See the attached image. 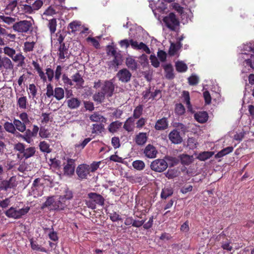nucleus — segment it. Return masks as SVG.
<instances>
[{
	"mask_svg": "<svg viewBox=\"0 0 254 254\" xmlns=\"http://www.w3.org/2000/svg\"><path fill=\"white\" fill-rule=\"evenodd\" d=\"M19 117L21 120V121L24 123L26 125L29 124L30 121L28 118L27 114L25 112L20 113L19 115Z\"/></svg>",
	"mask_w": 254,
	"mask_h": 254,
	"instance_id": "60",
	"label": "nucleus"
},
{
	"mask_svg": "<svg viewBox=\"0 0 254 254\" xmlns=\"http://www.w3.org/2000/svg\"><path fill=\"white\" fill-rule=\"evenodd\" d=\"M106 95L102 91L98 92L93 95V99L95 101L102 103L105 99Z\"/></svg>",
	"mask_w": 254,
	"mask_h": 254,
	"instance_id": "48",
	"label": "nucleus"
},
{
	"mask_svg": "<svg viewBox=\"0 0 254 254\" xmlns=\"http://www.w3.org/2000/svg\"><path fill=\"white\" fill-rule=\"evenodd\" d=\"M64 90L62 87H56L54 89V94L53 96L57 100H61L64 98Z\"/></svg>",
	"mask_w": 254,
	"mask_h": 254,
	"instance_id": "35",
	"label": "nucleus"
},
{
	"mask_svg": "<svg viewBox=\"0 0 254 254\" xmlns=\"http://www.w3.org/2000/svg\"><path fill=\"white\" fill-rule=\"evenodd\" d=\"M90 120L94 122L104 123L107 121L106 118L102 116L99 112H96L92 114L90 117Z\"/></svg>",
	"mask_w": 254,
	"mask_h": 254,
	"instance_id": "22",
	"label": "nucleus"
},
{
	"mask_svg": "<svg viewBox=\"0 0 254 254\" xmlns=\"http://www.w3.org/2000/svg\"><path fill=\"white\" fill-rule=\"evenodd\" d=\"M88 200H85L87 206L92 209L96 208V205L103 206L104 205L105 198L103 196L96 192H89L87 194Z\"/></svg>",
	"mask_w": 254,
	"mask_h": 254,
	"instance_id": "3",
	"label": "nucleus"
},
{
	"mask_svg": "<svg viewBox=\"0 0 254 254\" xmlns=\"http://www.w3.org/2000/svg\"><path fill=\"white\" fill-rule=\"evenodd\" d=\"M30 245L32 250L39 251L42 252H47V250L45 248L43 247H41L40 245H39L36 242L34 241L33 239H30Z\"/></svg>",
	"mask_w": 254,
	"mask_h": 254,
	"instance_id": "42",
	"label": "nucleus"
},
{
	"mask_svg": "<svg viewBox=\"0 0 254 254\" xmlns=\"http://www.w3.org/2000/svg\"><path fill=\"white\" fill-rule=\"evenodd\" d=\"M132 166L134 169L140 171L144 168L145 164L141 160H135L132 162Z\"/></svg>",
	"mask_w": 254,
	"mask_h": 254,
	"instance_id": "50",
	"label": "nucleus"
},
{
	"mask_svg": "<svg viewBox=\"0 0 254 254\" xmlns=\"http://www.w3.org/2000/svg\"><path fill=\"white\" fill-rule=\"evenodd\" d=\"M178 176V171L175 169H168L165 173V176L169 179H173Z\"/></svg>",
	"mask_w": 254,
	"mask_h": 254,
	"instance_id": "49",
	"label": "nucleus"
},
{
	"mask_svg": "<svg viewBox=\"0 0 254 254\" xmlns=\"http://www.w3.org/2000/svg\"><path fill=\"white\" fill-rule=\"evenodd\" d=\"M176 69L179 72H184L187 70L188 66L186 64L183 62H177L175 64Z\"/></svg>",
	"mask_w": 254,
	"mask_h": 254,
	"instance_id": "40",
	"label": "nucleus"
},
{
	"mask_svg": "<svg viewBox=\"0 0 254 254\" xmlns=\"http://www.w3.org/2000/svg\"><path fill=\"white\" fill-rule=\"evenodd\" d=\"M169 140L172 143L178 144L182 143L183 138L180 135V132L177 129H174L168 135Z\"/></svg>",
	"mask_w": 254,
	"mask_h": 254,
	"instance_id": "13",
	"label": "nucleus"
},
{
	"mask_svg": "<svg viewBox=\"0 0 254 254\" xmlns=\"http://www.w3.org/2000/svg\"><path fill=\"white\" fill-rule=\"evenodd\" d=\"M62 67L61 65H58L55 72V79L56 81H59L62 73Z\"/></svg>",
	"mask_w": 254,
	"mask_h": 254,
	"instance_id": "61",
	"label": "nucleus"
},
{
	"mask_svg": "<svg viewBox=\"0 0 254 254\" xmlns=\"http://www.w3.org/2000/svg\"><path fill=\"white\" fill-rule=\"evenodd\" d=\"M54 94V90L53 89V85L51 83L47 84L46 93L47 97L48 98H51V97L53 96Z\"/></svg>",
	"mask_w": 254,
	"mask_h": 254,
	"instance_id": "57",
	"label": "nucleus"
},
{
	"mask_svg": "<svg viewBox=\"0 0 254 254\" xmlns=\"http://www.w3.org/2000/svg\"><path fill=\"white\" fill-rule=\"evenodd\" d=\"M109 216L110 219L113 222H117L118 221H120L122 219L121 216L116 212L115 211L113 212V213H110Z\"/></svg>",
	"mask_w": 254,
	"mask_h": 254,
	"instance_id": "58",
	"label": "nucleus"
},
{
	"mask_svg": "<svg viewBox=\"0 0 254 254\" xmlns=\"http://www.w3.org/2000/svg\"><path fill=\"white\" fill-rule=\"evenodd\" d=\"M36 149L35 147H29L25 148L24 151L22 154V156L25 159H28L32 156H33L35 153Z\"/></svg>",
	"mask_w": 254,
	"mask_h": 254,
	"instance_id": "32",
	"label": "nucleus"
},
{
	"mask_svg": "<svg viewBox=\"0 0 254 254\" xmlns=\"http://www.w3.org/2000/svg\"><path fill=\"white\" fill-rule=\"evenodd\" d=\"M221 248L225 250L231 251L232 247L230 246L231 241L230 240L226 238L225 241H223L221 243Z\"/></svg>",
	"mask_w": 254,
	"mask_h": 254,
	"instance_id": "51",
	"label": "nucleus"
},
{
	"mask_svg": "<svg viewBox=\"0 0 254 254\" xmlns=\"http://www.w3.org/2000/svg\"><path fill=\"white\" fill-rule=\"evenodd\" d=\"M16 186L15 183L12 182V177L9 180L3 181L1 184L0 189L2 190H7L8 189L13 188Z\"/></svg>",
	"mask_w": 254,
	"mask_h": 254,
	"instance_id": "24",
	"label": "nucleus"
},
{
	"mask_svg": "<svg viewBox=\"0 0 254 254\" xmlns=\"http://www.w3.org/2000/svg\"><path fill=\"white\" fill-rule=\"evenodd\" d=\"M39 147L40 151L42 152L49 153L51 152L50 145L46 141H40Z\"/></svg>",
	"mask_w": 254,
	"mask_h": 254,
	"instance_id": "36",
	"label": "nucleus"
},
{
	"mask_svg": "<svg viewBox=\"0 0 254 254\" xmlns=\"http://www.w3.org/2000/svg\"><path fill=\"white\" fill-rule=\"evenodd\" d=\"M11 59L14 62H18V66H22L25 64L24 60L25 58L23 55H22L21 53H18L15 56L14 55V56Z\"/></svg>",
	"mask_w": 254,
	"mask_h": 254,
	"instance_id": "33",
	"label": "nucleus"
},
{
	"mask_svg": "<svg viewBox=\"0 0 254 254\" xmlns=\"http://www.w3.org/2000/svg\"><path fill=\"white\" fill-rule=\"evenodd\" d=\"M183 96L184 98V101L188 106V108L189 109H191V105L190 102V97L189 92L187 91H184L183 92Z\"/></svg>",
	"mask_w": 254,
	"mask_h": 254,
	"instance_id": "53",
	"label": "nucleus"
},
{
	"mask_svg": "<svg viewBox=\"0 0 254 254\" xmlns=\"http://www.w3.org/2000/svg\"><path fill=\"white\" fill-rule=\"evenodd\" d=\"M25 2L26 3H23L22 1L17 3L16 0H13L8 5V8L13 10L17 6L20 14H32L39 10L43 4L41 0H25Z\"/></svg>",
	"mask_w": 254,
	"mask_h": 254,
	"instance_id": "1",
	"label": "nucleus"
},
{
	"mask_svg": "<svg viewBox=\"0 0 254 254\" xmlns=\"http://www.w3.org/2000/svg\"><path fill=\"white\" fill-rule=\"evenodd\" d=\"M131 74L126 68L120 70L117 73V77L122 82L127 83L130 81Z\"/></svg>",
	"mask_w": 254,
	"mask_h": 254,
	"instance_id": "12",
	"label": "nucleus"
},
{
	"mask_svg": "<svg viewBox=\"0 0 254 254\" xmlns=\"http://www.w3.org/2000/svg\"><path fill=\"white\" fill-rule=\"evenodd\" d=\"M101 89L106 96L111 97L114 94L115 85L111 80H106Z\"/></svg>",
	"mask_w": 254,
	"mask_h": 254,
	"instance_id": "10",
	"label": "nucleus"
},
{
	"mask_svg": "<svg viewBox=\"0 0 254 254\" xmlns=\"http://www.w3.org/2000/svg\"><path fill=\"white\" fill-rule=\"evenodd\" d=\"M213 154V152L204 151L200 153L197 156V158L200 161H205L211 157Z\"/></svg>",
	"mask_w": 254,
	"mask_h": 254,
	"instance_id": "37",
	"label": "nucleus"
},
{
	"mask_svg": "<svg viewBox=\"0 0 254 254\" xmlns=\"http://www.w3.org/2000/svg\"><path fill=\"white\" fill-rule=\"evenodd\" d=\"M57 19L56 18H53L49 20L48 27L49 28L51 34H53L55 33L57 29Z\"/></svg>",
	"mask_w": 254,
	"mask_h": 254,
	"instance_id": "38",
	"label": "nucleus"
},
{
	"mask_svg": "<svg viewBox=\"0 0 254 254\" xmlns=\"http://www.w3.org/2000/svg\"><path fill=\"white\" fill-rule=\"evenodd\" d=\"M67 106L71 109L78 108L80 104L81 101L77 98H71L67 101Z\"/></svg>",
	"mask_w": 254,
	"mask_h": 254,
	"instance_id": "25",
	"label": "nucleus"
},
{
	"mask_svg": "<svg viewBox=\"0 0 254 254\" xmlns=\"http://www.w3.org/2000/svg\"><path fill=\"white\" fill-rule=\"evenodd\" d=\"M39 134L43 138H47L51 136V133L45 127H41L40 128Z\"/></svg>",
	"mask_w": 254,
	"mask_h": 254,
	"instance_id": "47",
	"label": "nucleus"
},
{
	"mask_svg": "<svg viewBox=\"0 0 254 254\" xmlns=\"http://www.w3.org/2000/svg\"><path fill=\"white\" fill-rule=\"evenodd\" d=\"M182 45L181 42L171 43L168 52L169 55L171 56L175 55L177 52L182 47Z\"/></svg>",
	"mask_w": 254,
	"mask_h": 254,
	"instance_id": "23",
	"label": "nucleus"
},
{
	"mask_svg": "<svg viewBox=\"0 0 254 254\" xmlns=\"http://www.w3.org/2000/svg\"><path fill=\"white\" fill-rule=\"evenodd\" d=\"M32 24L31 21L26 20H21L15 22L12 26L14 31L20 33H27L32 27Z\"/></svg>",
	"mask_w": 254,
	"mask_h": 254,
	"instance_id": "6",
	"label": "nucleus"
},
{
	"mask_svg": "<svg viewBox=\"0 0 254 254\" xmlns=\"http://www.w3.org/2000/svg\"><path fill=\"white\" fill-rule=\"evenodd\" d=\"M143 105H139L134 110L133 113V119H139L142 115L143 112Z\"/></svg>",
	"mask_w": 254,
	"mask_h": 254,
	"instance_id": "44",
	"label": "nucleus"
},
{
	"mask_svg": "<svg viewBox=\"0 0 254 254\" xmlns=\"http://www.w3.org/2000/svg\"><path fill=\"white\" fill-rule=\"evenodd\" d=\"M163 20L166 26L172 31H176L177 27L180 25V21L173 12L164 17Z\"/></svg>",
	"mask_w": 254,
	"mask_h": 254,
	"instance_id": "5",
	"label": "nucleus"
},
{
	"mask_svg": "<svg viewBox=\"0 0 254 254\" xmlns=\"http://www.w3.org/2000/svg\"><path fill=\"white\" fill-rule=\"evenodd\" d=\"M27 100L26 96H22L17 100V105L20 109H25L27 107Z\"/></svg>",
	"mask_w": 254,
	"mask_h": 254,
	"instance_id": "46",
	"label": "nucleus"
},
{
	"mask_svg": "<svg viewBox=\"0 0 254 254\" xmlns=\"http://www.w3.org/2000/svg\"><path fill=\"white\" fill-rule=\"evenodd\" d=\"M199 82L198 77L195 75L192 74L188 78V82L190 85H196Z\"/></svg>",
	"mask_w": 254,
	"mask_h": 254,
	"instance_id": "56",
	"label": "nucleus"
},
{
	"mask_svg": "<svg viewBox=\"0 0 254 254\" xmlns=\"http://www.w3.org/2000/svg\"><path fill=\"white\" fill-rule=\"evenodd\" d=\"M134 120L132 117L128 118L124 125V128L128 132H131L133 130Z\"/></svg>",
	"mask_w": 254,
	"mask_h": 254,
	"instance_id": "29",
	"label": "nucleus"
},
{
	"mask_svg": "<svg viewBox=\"0 0 254 254\" xmlns=\"http://www.w3.org/2000/svg\"><path fill=\"white\" fill-rule=\"evenodd\" d=\"M30 207L26 206L20 209H17L16 207L11 206L5 211L4 214L8 218H11L14 219L21 218L23 216L25 215L29 211Z\"/></svg>",
	"mask_w": 254,
	"mask_h": 254,
	"instance_id": "4",
	"label": "nucleus"
},
{
	"mask_svg": "<svg viewBox=\"0 0 254 254\" xmlns=\"http://www.w3.org/2000/svg\"><path fill=\"white\" fill-rule=\"evenodd\" d=\"M73 197V194L71 190H66L64 191V194L59 196L60 198L63 202H65L68 200L71 199Z\"/></svg>",
	"mask_w": 254,
	"mask_h": 254,
	"instance_id": "45",
	"label": "nucleus"
},
{
	"mask_svg": "<svg viewBox=\"0 0 254 254\" xmlns=\"http://www.w3.org/2000/svg\"><path fill=\"white\" fill-rule=\"evenodd\" d=\"M147 140V133L145 132H140L135 136V140L137 145H142L144 144Z\"/></svg>",
	"mask_w": 254,
	"mask_h": 254,
	"instance_id": "21",
	"label": "nucleus"
},
{
	"mask_svg": "<svg viewBox=\"0 0 254 254\" xmlns=\"http://www.w3.org/2000/svg\"><path fill=\"white\" fill-rule=\"evenodd\" d=\"M144 153L147 158H154L156 156L157 151L153 145L148 144L144 149Z\"/></svg>",
	"mask_w": 254,
	"mask_h": 254,
	"instance_id": "16",
	"label": "nucleus"
},
{
	"mask_svg": "<svg viewBox=\"0 0 254 254\" xmlns=\"http://www.w3.org/2000/svg\"><path fill=\"white\" fill-rule=\"evenodd\" d=\"M70 53H68V47L65 46V44H61L58 49V56L59 60L62 62L65 61V59H69Z\"/></svg>",
	"mask_w": 254,
	"mask_h": 254,
	"instance_id": "11",
	"label": "nucleus"
},
{
	"mask_svg": "<svg viewBox=\"0 0 254 254\" xmlns=\"http://www.w3.org/2000/svg\"><path fill=\"white\" fill-rule=\"evenodd\" d=\"M2 68L6 70H12L13 64L10 59L0 56V69Z\"/></svg>",
	"mask_w": 254,
	"mask_h": 254,
	"instance_id": "15",
	"label": "nucleus"
},
{
	"mask_svg": "<svg viewBox=\"0 0 254 254\" xmlns=\"http://www.w3.org/2000/svg\"><path fill=\"white\" fill-rule=\"evenodd\" d=\"M104 126L102 124H94L92 130V133H100L103 131Z\"/></svg>",
	"mask_w": 254,
	"mask_h": 254,
	"instance_id": "54",
	"label": "nucleus"
},
{
	"mask_svg": "<svg viewBox=\"0 0 254 254\" xmlns=\"http://www.w3.org/2000/svg\"><path fill=\"white\" fill-rule=\"evenodd\" d=\"M3 127L7 132L13 134H15L16 133L19 134L16 130H15V127L13 122L11 123L9 122H5L3 124Z\"/></svg>",
	"mask_w": 254,
	"mask_h": 254,
	"instance_id": "27",
	"label": "nucleus"
},
{
	"mask_svg": "<svg viewBox=\"0 0 254 254\" xmlns=\"http://www.w3.org/2000/svg\"><path fill=\"white\" fill-rule=\"evenodd\" d=\"M164 69L165 73V77L168 79H173L175 77L174 69L171 64H169L164 65Z\"/></svg>",
	"mask_w": 254,
	"mask_h": 254,
	"instance_id": "20",
	"label": "nucleus"
},
{
	"mask_svg": "<svg viewBox=\"0 0 254 254\" xmlns=\"http://www.w3.org/2000/svg\"><path fill=\"white\" fill-rule=\"evenodd\" d=\"M122 123L119 121L112 122L110 124L108 127L109 131L110 132L114 133L122 126Z\"/></svg>",
	"mask_w": 254,
	"mask_h": 254,
	"instance_id": "34",
	"label": "nucleus"
},
{
	"mask_svg": "<svg viewBox=\"0 0 254 254\" xmlns=\"http://www.w3.org/2000/svg\"><path fill=\"white\" fill-rule=\"evenodd\" d=\"M36 42H25L24 43L23 51L25 53H28L33 51Z\"/></svg>",
	"mask_w": 254,
	"mask_h": 254,
	"instance_id": "39",
	"label": "nucleus"
},
{
	"mask_svg": "<svg viewBox=\"0 0 254 254\" xmlns=\"http://www.w3.org/2000/svg\"><path fill=\"white\" fill-rule=\"evenodd\" d=\"M181 160L182 163L185 165H189L191 162L190 156L186 154L182 155Z\"/></svg>",
	"mask_w": 254,
	"mask_h": 254,
	"instance_id": "63",
	"label": "nucleus"
},
{
	"mask_svg": "<svg viewBox=\"0 0 254 254\" xmlns=\"http://www.w3.org/2000/svg\"><path fill=\"white\" fill-rule=\"evenodd\" d=\"M151 169L156 172H163L168 167V164L164 159H157L154 160L150 165Z\"/></svg>",
	"mask_w": 254,
	"mask_h": 254,
	"instance_id": "7",
	"label": "nucleus"
},
{
	"mask_svg": "<svg viewBox=\"0 0 254 254\" xmlns=\"http://www.w3.org/2000/svg\"><path fill=\"white\" fill-rule=\"evenodd\" d=\"M173 192V189L171 187H165L162 190L161 197L162 199H166L167 197L171 196Z\"/></svg>",
	"mask_w": 254,
	"mask_h": 254,
	"instance_id": "30",
	"label": "nucleus"
},
{
	"mask_svg": "<svg viewBox=\"0 0 254 254\" xmlns=\"http://www.w3.org/2000/svg\"><path fill=\"white\" fill-rule=\"evenodd\" d=\"M80 24L76 21H74L70 22L67 27L68 30L71 29V32L74 33L77 30V28Z\"/></svg>",
	"mask_w": 254,
	"mask_h": 254,
	"instance_id": "52",
	"label": "nucleus"
},
{
	"mask_svg": "<svg viewBox=\"0 0 254 254\" xmlns=\"http://www.w3.org/2000/svg\"><path fill=\"white\" fill-rule=\"evenodd\" d=\"M29 90L32 95V98H34L37 94V89L34 84H30L29 87Z\"/></svg>",
	"mask_w": 254,
	"mask_h": 254,
	"instance_id": "64",
	"label": "nucleus"
},
{
	"mask_svg": "<svg viewBox=\"0 0 254 254\" xmlns=\"http://www.w3.org/2000/svg\"><path fill=\"white\" fill-rule=\"evenodd\" d=\"M15 50L12 48H11L9 47H5L3 48V53L12 58L14 55L15 54Z\"/></svg>",
	"mask_w": 254,
	"mask_h": 254,
	"instance_id": "55",
	"label": "nucleus"
},
{
	"mask_svg": "<svg viewBox=\"0 0 254 254\" xmlns=\"http://www.w3.org/2000/svg\"><path fill=\"white\" fill-rule=\"evenodd\" d=\"M186 112V109L182 103L176 104L175 105V112L179 116L183 115Z\"/></svg>",
	"mask_w": 254,
	"mask_h": 254,
	"instance_id": "43",
	"label": "nucleus"
},
{
	"mask_svg": "<svg viewBox=\"0 0 254 254\" xmlns=\"http://www.w3.org/2000/svg\"><path fill=\"white\" fill-rule=\"evenodd\" d=\"M234 148L232 146L227 147L221 151H219L215 155V158H219L223 157L227 154L232 152L233 151Z\"/></svg>",
	"mask_w": 254,
	"mask_h": 254,
	"instance_id": "31",
	"label": "nucleus"
},
{
	"mask_svg": "<svg viewBox=\"0 0 254 254\" xmlns=\"http://www.w3.org/2000/svg\"><path fill=\"white\" fill-rule=\"evenodd\" d=\"M75 160L73 159L68 158L66 164L64 167V174L67 176H72L75 171Z\"/></svg>",
	"mask_w": 254,
	"mask_h": 254,
	"instance_id": "9",
	"label": "nucleus"
},
{
	"mask_svg": "<svg viewBox=\"0 0 254 254\" xmlns=\"http://www.w3.org/2000/svg\"><path fill=\"white\" fill-rule=\"evenodd\" d=\"M25 131L24 134H19V136L27 143H32L33 141L32 138L35 137V136L32 134V131L30 129H26Z\"/></svg>",
	"mask_w": 254,
	"mask_h": 254,
	"instance_id": "28",
	"label": "nucleus"
},
{
	"mask_svg": "<svg viewBox=\"0 0 254 254\" xmlns=\"http://www.w3.org/2000/svg\"><path fill=\"white\" fill-rule=\"evenodd\" d=\"M130 44L133 49L137 50H142L147 54H150L151 53L148 47L143 42L138 43L136 41H133L132 39H131L130 40Z\"/></svg>",
	"mask_w": 254,
	"mask_h": 254,
	"instance_id": "14",
	"label": "nucleus"
},
{
	"mask_svg": "<svg viewBox=\"0 0 254 254\" xmlns=\"http://www.w3.org/2000/svg\"><path fill=\"white\" fill-rule=\"evenodd\" d=\"M194 118L198 123H204L208 120V116L206 112H198L194 114Z\"/></svg>",
	"mask_w": 254,
	"mask_h": 254,
	"instance_id": "19",
	"label": "nucleus"
},
{
	"mask_svg": "<svg viewBox=\"0 0 254 254\" xmlns=\"http://www.w3.org/2000/svg\"><path fill=\"white\" fill-rule=\"evenodd\" d=\"M13 122L15 127V130H18L21 132H23L26 130V125L24 123L15 118H14Z\"/></svg>",
	"mask_w": 254,
	"mask_h": 254,
	"instance_id": "26",
	"label": "nucleus"
},
{
	"mask_svg": "<svg viewBox=\"0 0 254 254\" xmlns=\"http://www.w3.org/2000/svg\"><path fill=\"white\" fill-rule=\"evenodd\" d=\"M126 64L127 66L131 70H136L137 69V63L132 58H128L126 60Z\"/></svg>",
	"mask_w": 254,
	"mask_h": 254,
	"instance_id": "41",
	"label": "nucleus"
},
{
	"mask_svg": "<svg viewBox=\"0 0 254 254\" xmlns=\"http://www.w3.org/2000/svg\"><path fill=\"white\" fill-rule=\"evenodd\" d=\"M67 206L65 202L55 196L48 197L46 201L42 204V209L47 208L50 211H60L64 210Z\"/></svg>",
	"mask_w": 254,
	"mask_h": 254,
	"instance_id": "2",
	"label": "nucleus"
},
{
	"mask_svg": "<svg viewBox=\"0 0 254 254\" xmlns=\"http://www.w3.org/2000/svg\"><path fill=\"white\" fill-rule=\"evenodd\" d=\"M46 74L47 76L49 81L51 82L54 77H55L54 71L51 68H47L46 69Z\"/></svg>",
	"mask_w": 254,
	"mask_h": 254,
	"instance_id": "59",
	"label": "nucleus"
},
{
	"mask_svg": "<svg viewBox=\"0 0 254 254\" xmlns=\"http://www.w3.org/2000/svg\"><path fill=\"white\" fill-rule=\"evenodd\" d=\"M168 127V121L166 118H162L157 121L154 128L157 130H163Z\"/></svg>",
	"mask_w": 254,
	"mask_h": 254,
	"instance_id": "17",
	"label": "nucleus"
},
{
	"mask_svg": "<svg viewBox=\"0 0 254 254\" xmlns=\"http://www.w3.org/2000/svg\"><path fill=\"white\" fill-rule=\"evenodd\" d=\"M150 60L151 64L155 67H158L160 65V63L157 58L154 55H151L150 56Z\"/></svg>",
	"mask_w": 254,
	"mask_h": 254,
	"instance_id": "62",
	"label": "nucleus"
},
{
	"mask_svg": "<svg viewBox=\"0 0 254 254\" xmlns=\"http://www.w3.org/2000/svg\"><path fill=\"white\" fill-rule=\"evenodd\" d=\"M72 82L76 83V88L78 89L83 87L84 80L79 72H76L71 76Z\"/></svg>",
	"mask_w": 254,
	"mask_h": 254,
	"instance_id": "18",
	"label": "nucleus"
},
{
	"mask_svg": "<svg viewBox=\"0 0 254 254\" xmlns=\"http://www.w3.org/2000/svg\"><path fill=\"white\" fill-rule=\"evenodd\" d=\"M76 173L79 180H83L87 178L90 173V166L86 164L79 165L76 169Z\"/></svg>",
	"mask_w": 254,
	"mask_h": 254,
	"instance_id": "8",
	"label": "nucleus"
}]
</instances>
